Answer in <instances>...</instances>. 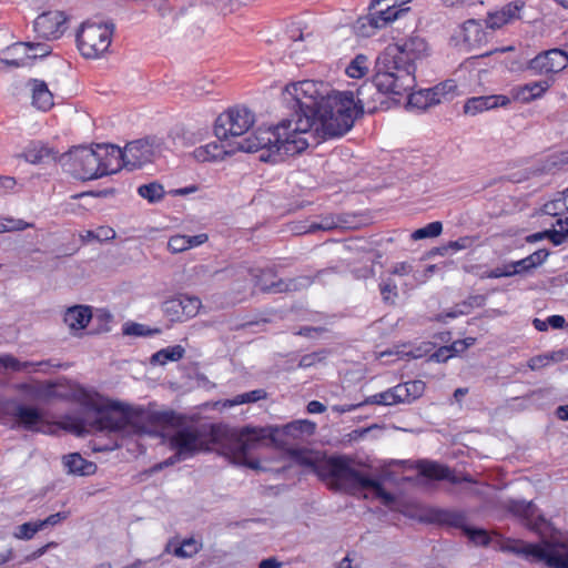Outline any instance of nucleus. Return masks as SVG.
<instances>
[{
  "label": "nucleus",
  "instance_id": "f257e3e1",
  "mask_svg": "<svg viewBox=\"0 0 568 568\" xmlns=\"http://www.w3.org/2000/svg\"><path fill=\"white\" fill-rule=\"evenodd\" d=\"M385 97L393 94L378 89L375 77L365 81L354 93L353 91L329 90L325 94L318 92L314 81H302L287 85L283 99L293 111L291 120L297 136L307 133L314 126L321 128L325 138H337L347 133L355 121L365 112L374 113L387 108Z\"/></svg>",
  "mask_w": 568,
  "mask_h": 568
},
{
  "label": "nucleus",
  "instance_id": "f03ea898",
  "mask_svg": "<svg viewBox=\"0 0 568 568\" xmlns=\"http://www.w3.org/2000/svg\"><path fill=\"white\" fill-rule=\"evenodd\" d=\"M293 120L284 119L280 124L267 129H257L241 141L211 142L205 146L195 149L194 156L201 162L217 161L235 152H260V161L277 163L284 156L295 155L307 149L308 142L297 136L292 129Z\"/></svg>",
  "mask_w": 568,
  "mask_h": 568
},
{
  "label": "nucleus",
  "instance_id": "7ed1b4c3",
  "mask_svg": "<svg viewBox=\"0 0 568 568\" xmlns=\"http://www.w3.org/2000/svg\"><path fill=\"white\" fill-rule=\"evenodd\" d=\"M288 455L296 464L311 468L322 481L329 480L334 489L347 493L371 489L383 505L390 506L395 503V496L384 488L381 480L354 468L352 458L346 455H313L302 448H291Z\"/></svg>",
  "mask_w": 568,
  "mask_h": 568
},
{
  "label": "nucleus",
  "instance_id": "20e7f679",
  "mask_svg": "<svg viewBox=\"0 0 568 568\" xmlns=\"http://www.w3.org/2000/svg\"><path fill=\"white\" fill-rule=\"evenodd\" d=\"M427 55L428 45L419 36L387 45L375 60L374 77L378 89L398 101L415 87L416 63Z\"/></svg>",
  "mask_w": 568,
  "mask_h": 568
},
{
  "label": "nucleus",
  "instance_id": "39448f33",
  "mask_svg": "<svg viewBox=\"0 0 568 568\" xmlns=\"http://www.w3.org/2000/svg\"><path fill=\"white\" fill-rule=\"evenodd\" d=\"M80 403L87 412L93 413L94 416L84 418L65 417L63 428L77 436L98 432L130 435L140 434L143 429L139 424L143 415L142 408L110 399L105 403H99L85 390L81 394Z\"/></svg>",
  "mask_w": 568,
  "mask_h": 568
},
{
  "label": "nucleus",
  "instance_id": "423d86ee",
  "mask_svg": "<svg viewBox=\"0 0 568 568\" xmlns=\"http://www.w3.org/2000/svg\"><path fill=\"white\" fill-rule=\"evenodd\" d=\"M116 156L120 148L113 144L80 145L61 154L58 161L73 178L87 181L119 172Z\"/></svg>",
  "mask_w": 568,
  "mask_h": 568
},
{
  "label": "nucleus",
  "instance_id": "0eeeda50",
  "mask_svg": "<svg viewBox=\"0 0 568 568\" xmlns=\"http://www.w3.org/2000/svg\"><path fill=\"white\" fill-rule=\"evenodd\" d=\"M229 427L225 424L184 425L171 435L169 445L171 449L178 450V457L185 459L214 449L221 455Z\"/></svg>",
  "mask_w": 568,
  "mask_h": 568
},
{
  "label": "nucleus",
  "instance_id": "6e6552de",
  "mask_svg": "<svg viewBox=\"0 0 568 568\" xmlns=\"http://www.w3.org/2000/svg\"><path fill=\"white\" fill-rule=\"evenodd\" d=\"M277 427L265 426H244L240 429L229 427L227 436L224 439L221 455L229 458L233 464L245 466L251 469H261L257 459H248L247 455L252 449L258 446L274 444L276 445L275 434Z\"/></svg>",
  "mask_w": 568,
  "mask_h": 568
},
{
  "label": "nucleus",
  "instance_id": "1a4fd4ad",
  "mask_svg": "<svg viewBox=\"0 0 568 568\" xmlns=\"http://www.w3.org/2000/svg\"><path fill=\"white\" fill-rule=\"evenodd\" d=\"M499 550L521 555L531 562H545L550 568H568V545L565 542L511 540L504 544L499 540Z\"/></svg>",
  "mask_w": 568,
  "mask_h": 568
},
{
  "label": "nucleus",
  "instance_id": "9d476101",
  "mask_svg": "<svg viewBox=\"0 0 568 568\" xmlns=\"http://www.w3.org/2000/svg\"><path fill=\"white\" fill-rule=\"evenodd\" d=\"M114 29L113 22H83L77 33V44L81 54L87 59L101 57L111 45Z\"/></svg>",
  "mask_w": 568,
  "mask_h": 568
},
{
  "label": "nucleus",
  "instance_id": "9b49d317",
  "mask_svg": "<svg viewBox=\"0 0 568 568\" xmlns=\"http://www.w3.org/2000/svg\"><path fill=\"white\" fill-rule=\"evenodd\" d=\"M255 123V114L248 108L237 105L220 114L214 124V134L219 141H241L243 134Z\"/></svg>",
  "mask_w": 568,
  "mask_h": 568
},
{
  "label": "nucleus",
  "instance_id": "f8f14e48",
  "mask_svg": "<svg viewBox=\"0 0 568 568\" xmlns=\"http://www.w3.org/2000/svg\"><path fill=\"white\" fill-rule=\"evenodd\" d=\"M374 4L371 1L368 7V14L358 18L355 29L362 37H371L377 29L385 28L388 23L405 14L409 8H397L390 4L389 1H384L383 4Z\"/></svg>",
  "mask_w": 568,
  "mask_h": 568
},
{
  "label": "nucleus",
  "instance_id": "ddd939ff",
  "mask_svg": "<svg viewBox=\"0 0 568 568\" xmlns=\"http://www.w3.org/2000/svg\"><path fill=\"white\" fill-rule=\"evenodd\" d=\"M153 158V145L148 139H140L129 142L123 150L120 148V156H116L115 165L119 166V171L122 168L133 171L152 162Z\"/></svg>",
  "mask_w": 568,
  "mask_h": 568
},
{
  "label": "nucleus",
  "instance_id": "4468645a",
  "mask_svg": "<svg viewBox=\"0 0 568 568\" xmlns=\"http://www.w3.org/2000/svg\"><path fill=\"white\" fill-rule=\"evenodd\" d=\"M255 286L263 293H285L297 291L301 287L310 285L306 277L282 280L276 278V273L273 268L258 270V274H254Z\"/></svg>",
  "mask_w": 568,
  "mask_h": 568
},
{
  "label": "nucleus",
  "instance_id": "2eb2a0df",
  "mask_svg": "<svg viewBox=\"0 0 568 568\" xmlns=\"http://www.w3.org/2000/svg\"><path fill=\"white\" fill-rule=\"evenodd\" d=\"M162 312L171 322H183L194 317L201 307L196 296L179 294L162 303Z\"/></svg>",
  "mask_w": 568,
  "mask_h": 568
},
{
  "label": "nucleus",
  "instance_id": "dca6fc26",
  "mask_svg": "<svg viewBox=\"0 0 568 568\" xmlns=\"http://www.w3.org/2000/svg\"><path fill=\"white\" fill-rule=\"evenodd\" d=\"M2 412L12 417L14 424L26 430H38L43 420L41 410L34 406H29L18 400H7L2 405Z\"/></svg>",
  "mask_w": 568,
  "mask_h": 568
},
{
  "label": "nucleus",
  "instance_id": "f3484780",
  "mask_svg": "<svg viewBox=\"0 0 568 568\" xmlns=\"http://www.w3.org/2000/svg\"><path fill=\"white\" fill-rule=\"evenodd\" d=\"M568 67V53L560 49H550L539 53L528 63V69L537 74L558 73Z\"/></svg>",
  "mask_w": 568,
  "mask_h": 568
},
{
  "label": "nucleus",
  "instance_id": "a211bd4d",
  "mask_svg": "<svg viewBox=\"0 0 568 568\" xmlns=\"http://www.w3.org/2000/svg\"><path fill=\"white\" fill-rule=\"evenodd\" d=\"M504 508L520 518L529 529L536 532L544 534L549 527V523L532 503L511 500L504 505Z\"/></svg>",
  "mask_w": 568,
  "mask_h": 568
},
{
  "label": "nucleus",
  "instance_id": "6ab92c4d",
  "mask_svg": "<svg viewBox=\"0 0 568 568\" xmlns=\"http://www.w3.org/2000/svg\"><path fill=\"white\" fill-rule=\"evenodd\" d=\"M67 17L62 11H47L37 17L33 23L39 38L50 40L60 38L65 31Z\"/></svg>",
  "mask_w": 568,
  "mask_h": 568
},
{
  "label": "nucleus",
  "instance_id": "aec40b11",
  "mask_svg": "<svg viewBox=\"0 0 568 568\" xmlns=\"http://www.w3.org/2000/svg\"><path fill=\"white\" fill-rule=\"evenodd\" d=\"M418 475L432 480H447L452 484H459L462 481H471L469 476L458 477L449 467L440 465L436 462L419 460L416 465Z\"/></svg>",
  "mask_w": 568,
  "mask_h": 568
},
{
  "label": "nucleus",
  "instance_id": "412c9836",
  "mask_svg": "<svg viewBox=\"0 0 568 568\" xmlns=\"http://www.w3.org/2000/svg\"><path fill=\"white\" fill-rule=\"evenodd\" d=\"M428 519L430 523L457 528L462 531L467 526V516L462 510L433 508L428 511Z\"/></svg>",
  "mask_w": 568,
  "mask_h": 568
},
{
  "label": "nucleus",
  "instance_id": "4be33fe9",
  "mask_svg": "<svg viewBox=\"0 0 568 568\" xmlns=\"http://www.w3.org/2000/svg\"><path fill=\"white\" fill-rule=\"evenodd\" d=\"M62 464L69 474L77 476H91L98 469L95 463L84 459L79 453L64 455Z\"/></svg>",
  "mask_w": 568,
  "mask_h": 568
},
{
  "label": "nucleus",
  "instance_id": "5701e85b",
  "mask_svg": "<svg viewBox=\"0 0 568 568\" xmlns=\"http://www.w3.org/2000/svg\"><path fill=\"white\" fill-rule=\"evenodd\" d=\"M26 53L30 65L37 59H42L51 53V48L40 42H17L7 49V52L17 55L19 52Z\"/></svg>",
  "mask_w": 568,
  "mask_h": 568
},
{
  "label": "nucleus",
  "instance_id": "b1692460",
  "mask_svg": "<svg viewBox=\"0 0 568 568\" xmlns=\"http://www.w3.org/2000/svg\"><path fill=\"white\" fill-rule=\"evenodd\" d=\"M23 390L30 397L48 402L52 398H63L62 394L57 390V385L51 382L47 383H26L21 385Z\"/></svg>",
  "mask_w": 568,
  "mask_h": 568
},
{
  "label": "nucleus",
  "instance_id": "393cba45",
  "mask_svg": "<svg viewBox=\"0 0 568 568\" xmlns=\"http://www.w3.org/2000/svg\"><path fill=\"white\" fill-rule=\"evenodd\" d=\"M550 87L551 81L547 79L534 81L514 89V98L520 102H530L540 98Z\"/></svg>",
  "mask_w": 568,
  "mask_h": 568
},
{
  "label": "nucleus",
  "instance_id": "a878e982",
  "mask_svg": "<svg viewBox=\"0 0 568 568\" xmlns=\"http://www.w3.org/2000/svg\"><path fill=\"white\" fill-rule=\"evenodd\" d=\"M32 90V104L42 111H48L53 105V95L44 81L32 79L30 81Z\"/></svg>",
  "mask_w": 568,
  "mask_h": 568
},
{
  "label": "nucleus",
  "instance_id": "bb28decb",
  "mask_svg": "<svg viewBox=\"0 0 568 568\" xmlns=\"http://www.w3.org/2000/svg\"><path fill=\"white\" fill-rule=\"evenodd\" d=\"M92 318V312L89 306L75 305L64 314V322L71 329H83Z\"/></svg>",
  "mask_w": 568,
  "mask_h": 568
},
{
  "label": "nucleus",
  "instance_id": "cd10ccee",
  "mask_svg": "<svg viewBox=\"0 0 568 568\" xmlns=\"http://www.w3.org/2000/svg\"><path fill=\"white\" fill-rule=\"evenodd\" d=\"M497 108V94H486L473 97L466 100L464 104V113L477 115L484 111Z\"/></svg>",
  "mask_w": 568,
  "mask_h": 568
},
{
  "label": "nucleus",
  "instance_id": "c85d7f7f",
  "mask_svg": "<svg viewBox=\"0 0 568 568\" xmlns=\"http://www.w3.org/2000/svg\"><path fill=\"white\" fill-rule=\"evenodd\" d=\"M22 156L31 164H40L48 159L55 160V152L42 142H31L23 151Z\"/></svg>",
  "mask_w": 568,
  "mask_h": 568
},
{
  "label": "nucleus",
  "instance_id": "c756f323",
  "mask_svg": "<svg viewBox=\"0 0 568 568\" xmlns=\"http://www.w3.org/2000/svg\"><path fill=\"white\" fill-rule=\"evenodd\" d=\"M504 54L505 57L500 61L505 68L510 72L521 71L526 63V58L524 55L523 50L519 48H515L513 45L509 47H499V55Z\"/></svg>",
  "mask_w": 568,
  "mask_h": 568
},
{
  "label": "nucleus",
  "instance_id": "7c9ffc66",
  "mask_svg": "<svg viewBox=\"0 0 568 568\" xmlns=\"http://www.w3.org/2000/svg\"><path fill=\"white\" fill-rule=\"evenodd\" d=\"M525 6L526 3L524 0H514L503 6L499 9V28L520 20Z\"/></svg>",
  "mask_w": 568,
  "mask_h": 568
},
{
  "label": "nucleus",
  "instance_id": "2f4dec72",
  "mask_svg": "<svg viewBox=\"0 0 568 568\" xmlns=\"http://www.w3.org/2000/svg\"><path fill=\"white\" fill-rule=\"evenodd\" d=\"M185 349L181 345L168 346L155 352L151 356V364L153 365H165L168 362H176L183 358Z\"/></svg>",
  "mask_w": 568,
  "mask_h": 568
},
{
  "label": "nucleus",
  "instance_id": "473e14b6",
  "mask_svg": "<svg viewBox=\"0 0 568 568\" xmlns=\"http://www.w3.org/2000/svg\"><path fill=\"white\" fill-rule=\"evenodd\" d=\"M0 364L6 368L13 372H21V371H28L29 367L34 366H51V367H59L58 364H51V361H41L38 363L33 362H20L18 358L11 355H6L3 357H0Z\"/></svg>",
  "mask_w": 568,
  "mask_h": 568
},
{
  "label": "nucleus",
  "instance_id": "72a5a7b5",
  "mask_svg": "<svg viewBox=\"0 0 568 568\" xmlns=\"http://www.w3.org/2000/svg\"><path fill=\"white\" fill-rule=\"evenodd\" d=\"M463 32L464 41L469 47L479 45L485 39V32L481 30L480 24L475 20H468L465 22Z\"/></svg>",
  "mask_w": 568,
  "mask_h": 568
},
{
  "label": "nucleus",
  "instance_id": "f704fd0d",
  "mask_svg": "<svg viewBox=\"0 0 568 568\" xmlns=\"http://www.w3.org/2000/svg\"><path fill=\"white\" fill-rule=\"evenodd\" d=\"M315 429L316 424L307 419L291 422L283 428L286 435L293 437H297L300 435H313L315 433Z\"/></svg>",
  "mask_w": 568,
  "mask_h": 568
},
{
  "label": "nucleus",
  "instance_id": "c9c22d12",
  "mask_svg": "<svg viewBox=\"0 0 568 568\" xmlns=\"http://www.w3.org/2000/svg\"><path fill=\"white\" fill-rule=\"evenodd\" d=\"M369 70V61L365 54H357L346 68L349 78L361 79L367 74Z\"/></svg>",
  "mask_w": 568,
  "mask_h": 568
},
{
  "label": "nucleus",
  "instance_id": "e433bc0d",
  "mask_svg": "<svg viewBox=\"0 0 568 568\" xmlns=\"http://www.w3.org/2000/svg\"><path fill=\"white\" fill-rule=\"evenodd\" d=\"M138 194L148 200L150 203H156L164 197V189L158 182H151L149 184H143L138 187Z\"/></svg>",
  "mask_w": 568,
  "mask_h": 568
},
{
  "label": "nucleus",
  "instance_id": "4c0bfd02",
  "mask_svg": "<svg viewBox=\"0 0 568 568\" xmlns=\"http://www.w3.org/2000/svg\"><path fill=\"white\" fill-rule=\"evenodd\" d=\"M202 547L203 545L201 541L190 537L184 539L180 546L175 547L173 555L178 558H192L202 549Z\"/></svg>",
  "mask_w": 568,
  "mask_h": 568
},
{
  "label": "nucleus",
  "instance_id": "58836bf2",
  "mask_svg": "<svg viewBox=\"0 0 568 568\" xmlns=\"http://www.w3.org/2000/svg\"><path fill=\"white\" fill-rule=\"evenodd\" d=\"M94 323L93 333H108L111 331V322L113 320L112 314L105 308L97 310L95 314H92L91 318Z\"/></svg>",
  "mask_w": 568,
  "mask_h": 568
},
{
  "label": "nucleus",
  "instance_id": "ea45409f",
  "mask_svg": "<svg viewBox=\"0 0 568 568\" xmlns=\"http://www.w3.org/2000/svg\"><path fill=\"white\" fill-rule=\"evenodd\" d=\"M469 345L466 341H456L449 346L438 348L430 358L436 362H445L453 356V353L464 352Z\"/></svg>",
  "mask_w": 568,
  "mask_h": 568
},
{
  "label": "nucleus",
  "instance_id": "a19ab883",
  "mask_svg": "<svg viewBox=\"0 0 568 568\" xmlns=\"http://www.w3.org/2000/svg\"><path fill=\"white\" fill-rule=\"evenodd\" d=\"M564 210L568 211V187L561 192L560 197L549 201L542 206V212L551 216L559 215Z\"/></svg>",
  "mask_w": 568,
  "mask_h": 568
},
{
  "label": "nucleus",
  "instance_id": "79ce46f5",
  "mask_svg": "<svg viewBox=\"0 0 568 568\" xmlns=\"http://www.w3.org/2000/svg\"><path fill=\"white\" fill-rule=\"evenodd\" d=\"M408 104L412 108H416L422 111L435 105L433 100H430V92L428 88L410 93L408 95Z\"/></svg>",
  "mask_w": 568,
  "mask_h": 568
},
{
  "label": "nucleus",
  "instance_id": "37998d69",
  "mask_svg": "<svg viewBox=\"0 0 568 568\" xmlns=\"http://www.w3.org/2000/svg\"><path fill=\"white\" fill-rule=\"evenodd\" d=\"M443 232V224L439 221L428 223L424 227L417 229L412 233V239L415 241L437 237Z\"/></svg>",
  "mask_w": 568,
  "mask_h": 568
},
{
  "label": "nucleus",
  "instance_id": "c03bdc74",
  "mask_svg": "<svg viewBox=\"0 0 568 568\" xmlns=\"http://www.w3.org/2000/svg\"><path fill=\"white\" fill-rule=\"evenodd\" d=\"M344 221L338 215H325L321 217L320 222H313L308 226L310 233L316 231H332L338 227Z\"/></svg>",
  "mask_w": 568,
  "mask_h": 568
},
{
  "label": "nucleus",
  "instance_id": "a18cd8bd",
  "mask_svg": "<svg viewBox=\"0 0 568 568\" xmlns=\"http://www.w3.org/2000/svg\"><path fill=\"white\" fill-rule=\"evenodd\" d=\"M123 334L129 336H152L161 333L160 328H150L144 324L128 322L123 325Z\"/></svg>",
  "mask_w": 568,
  "mask_h": 568
},
{
  "label": "nucleus",
  "instance_id": "49530a36",
  "mask_svg": "<svg viewBox=\"0 0 568 568\" xmlns=\"http://www.w3.org/2000/svg\"><path fill=\"white\" fill-rule=\"evenodd\" d=\"M463 534L475 546H487L490 542V537L487 530L483 528L470 527L467 525Z\"/></svg>",
  "mask_w": 568,
  "mask_h": 568
},
{
  "label": "nucleus",
  "instance_id": "de8ad7c7",
  "mask_svg": "<svg viewBox=\"0 0 568 568\" xmlns=\"http://www.w3.org/2000/svg\"><path fill=\"white\" fill-rule=\"evenodd\" d=\"M266 396H267V393L264 389L258 388V389H254V390L246 392V393L239 394V395L234 396L230 400V405L236 406V405H242V404H247V403H256L261 399L266 398Z\"/></svg>",
  "mask_w": 568,
  "mask_h": 568
},
{
  "label": "nucleus",
  "instance_id": "09e8293b",
  "mask_svg": "<svg viewBox=\"0 0 568 568\" xmlns=\"http://www.w3.org/2000/svg\"><path fill=\"white\" fill-rule=\"evenodd\" d=\"M41 525L39 520L37 521H28L22 525H19L13 534L17 539L21 540H30L34 537V535L41 531Z\"/></svg>",
  "mask_w": 568,
  "mask_h": 568
},
{
  "label": "nucleus",
  "instance_id": "8fccbe9b",
  "mask_svg": "<svg viewBox=\"0 0 568 568\" xmlns=\"http://www.w3.org/2000/svg\"><path fill=\"white\" fill-rule=\"evenodd\" d=\"M557 225L559 226L558 230H550L546 231L545 235L549 237V240L555 245H560L565 242V240L568 237V217L565 220L559 219L557 221Z\"/></svg>",
  "mask_w": 568,
  "mask_h": 568
},
{
  "label": "nucleus",
  "instance_id": "3c124183",
  "mask_svg": "<svg viewBox=\"0 0 568 568\" xmlns=\"http://www.w3.org/2000/svg\"><path fill=\"white\" fill-rule=\"evenodd\" d=\"M478 240H479L478 236H463L455 241H449L447 243V245H445L443 247V250L445 252H447L448 250H450L453 252H457V251L470 248V247L479 244Z\"/></svg>",
  "mask_w": 568,
  "mask_h": 568
},
{
  "label": "nucleus",
  "instance_id": "603ef678",
  "mask_svg": "<svg viewBox=\"0 0 568 568\" xmlns=\"http://www.w3.org/2000/svg\"><path fill=\"white\" fill-rule=\"evenodd\" d=\"M31 226L32 224L20 219L3 217L0 220V234L6 232L23 231Z\"/></svg>",
  "mask_w": 568,
  "mask_h": 568
},
{
  "label": "nucleus",
  "instance_id": "864d4df0",
  "mask_svg": "<svg viewBox=\"0 0 568 568\" xmlns=\"http://www.w3.org/2000/svg\"><path fill=\"white\" fill-rule=\"evenodd\" d=\"M379 292L383 297V301L386 303H394V300L398 296L397 285L390 277L384 280L379 284Z\"/></svg>",
  "mask_w": 568,
  "mask_h": 568
},
{
  "label": "nucleus",
  "instance_id": "5fc2aeb1",
  "mask_svg": "<svg viewBox=\"0 0 568 568\" xmlns=\"http://www.w3.org/2000/svg\"><path fill=\"white\" fill-rule=\"evenodd\" d=\"M364 404H366V405H384V406L395 405L392 389L388 388L385 392L368 396L364 400Z\"/></svg>",
  "mask_w": 568,
  "mask_h": 568
},
{
  "label": "nucleus",
  "instance_id": "6e6d98bb",
  "mask_svg": "<svg viewBox=\"0 0 568 568\" xmlns=\"http://www.w3.org/2000/svg\"><path fill=\"white\" fill-rule=\"evenodd\" d=\"M548 256V252L545 250L536 251L529 256L521 258L520 262L525 268V272L542 264Z\"/></svg>",
  "mask_w": 568,
  "mask_h": 568
},
{
  "label": "nucleus",
  "instance_id": "4d7b16f0",
  "mask_svg": "<svg viewBox=\"0 0 568 568\" xmlns=\"http://www.w3.org/2000/svg\"><path fill=\"white\" fill-rule=\"evenodd\" d=\"M150 419L163 425H173L179 419L174 410H160L151 414Z\"/></svg>",
  "mask_w": 568,
  "mask_h": 568
},
{
  "label": "nucleus",
  "instance_id": "13d9d810",
  "mask_svg": "<svg viewBox=\"0 0 568 568\" xmlns=\"http://www.w3.org/2000/svg\"><path fill=\"white\" fill-rule=\"evenodd\" d=\"M405 385L410 403H413L424 394L425 383L423 381H410L405 383Z\"/></svg>",
  "mask_w": 568,
  "mask_h": 568
},
{
  "label": "nucleus",
  "instance_id": "bf43d9fd",
  "mask_svg": "<svg viewBox=\"0 0 568 568\" xmlns=\"http://www.w3.org/2000/svg\"><path fill=\"white\" fill-rule=\"evenodd\" d=\"M168 248L174 254L186 251V235L176 234L171 236L168 241Z\"/></svg>",
  "mask_w": 568,
  "mask_h": 568
},
{
  "label": "nucleus",
  "instance_id": "052dcab7",
  "mask_svg": "<svg viewBox=\"0 0 568 568\" xmlns=\"http://www.w3.org/2000/svg\"><path fill=\"white\" fill-rule=\"evenodd\" d=\"M525 272V268L519 261L506 263L503 266H499V277L501 276H511L516 274H521Z\"/></svg>",
  "mask_w": 568,
  "mask_h": 568
},
{
  "label": "nucleus",
  "instance_id": "680f3d73",
  "mask_svg": "<svg viewBox=\"0 0 568 568\" xmlns=\"http://www.w3.org/2000/svg\"><path fill=\"white\" fill-rule=\"evenodd\" d=\"M436 90H442L447 99H452L455 94H459L458 85L456 84L455 79L445 80L438 84H436Z\"/></svg>",
  "mask_w": 568,
  "mask_h": 568
},
{
  "label": "nucleus",
  "instance_id": "e2e57ef3",
  "mask_svg": "<svg viewBox=\"0 0 568 568\" xmlns=\"http://www.w3.org/2000/svg\"><path fill=\"white\" fill-rule=\"evenodd\" d=\"M390 389L393 393L395 405L396 404H410L405 383L398 384V385L392 387Z\"/></svg>",
  "mask_w": 568,
  "mask_h": 568
},
{
  "label": "nucleus",
  "instance_id": "0e129e2a",
  "mask_svg": "<svg viewBox=\"0 0 568 568\" xmlns=\"http://www.w3.org/2000/svg\"><path fill=\"white\" fill-rule=\"evenodd\" d=\"M549 364H550V358L547 354L534 356L527 362V366L531 371H537V369L544 368V367L548 366Z\"/></svg>",
  "mask_w": 568,
  "mask_h": 568
},
{
  "label": "nucleus",
  "instance_id": "69168bd1",
  "mask_svg": "<svg viewBox=\"0 0 568 568\" xmlns=\"http://www.w3.org/2000/svg\"><path fill=\"white\" fill-rule=\"evenodd\" d=\"M322 354L323 353L314 352L311 354L303 355L298 362V367L307 368L314 366L316 363L321 362L324 358Z\"/></svg>",
  "mask_w": 568,
  "mask_h": 568
},
{
  "label": "nucleus",
  "instance_id": "338daca9",
  "mask_svg": "<svg viewBox=\"0 0 568 568\" xmlns=\"http://www.w3.org/2000/svg\"><path fill=\"white\" fill-rule=\"evenodd\" d=\"M67 518H68V513L60 511V513H55V514L48 516L43 520H39V523L41 525V529L43 530L45 527L55 526L57 524L61 523L62 520H64Z\"/></svg>",
  "mask_w": 568,
  "mask_h": 568
},
{
  "label": "nucleus",
  "instance_id": "774afa93",
  "mask_svg": "<svg viewBox=\"0 0 568 568\" xmlns=\"http://www.w3.org/2000/svg\"><path fill=\"white\" fill-rule=\"evenodd\" d=\"M17 181L12 176L0 175V195L8 194L14 189Z\"/></svg>",
  "mask_w": 568,
  "mask_h": 568
}]
</instances>
